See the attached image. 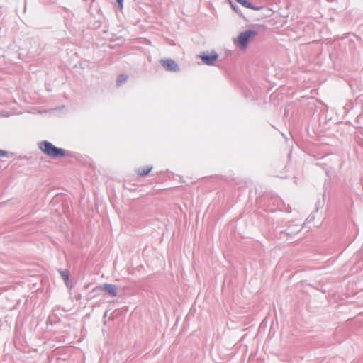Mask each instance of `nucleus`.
<instances>
[{
	"label": "nucleus",
	"instance_id": "nucleus-1",
	"mask_svg": "<svg viewBox=\"0 0 363 363\" xmlns=\"http://www.w3.org/2000/svg\"><path fill=\"white\" fill-rule=\"evenodd\" d=\"M258 33L256 29H249L240 33L237 38L233 39L234 44L241 50H245L247 47L249 42L253 39Z\"/></svg>",
	"mask_w": 363,
	"mask_h": 363
},
{
	"label": "nucleus",
	"instance_id": "nucleus-2",
	"mask_svg": "<svg viewBox=\"0 0 363 363\" xmlns=\"http://www.w3.org/2000/svg\"><path fill=\"white\" fill-rule=\"evenodd\" d=\"M39 148L45 155L51 157H59L65 155V152L62 149L56 147L51 143L48 141H43L40 143Z\"/></svg>",
	"mask_w": 363,
	"mask_h": 363
},
{
	"label": "nucleus",
	"instance_id": "nucleus-3",
	"mask_svg": "<svg viewBox=\"0 0 363 363\" xmlns=\"http://www.w3.org/2000/svg\"><path fill=\"white\" fill-rule=\"evenodd\" d=\"M106 291L111 297H116L118 293V288L114 284H104L95 287L93 291Z\"/></svg>",
	"mask_w": 363,
	"mask_h": 363
},
{
	"label": "nucleus",
	"instance_id": "nucleus-4",
	"mask_svg": "<svg viewBox=\"0 0 363 363\" xmlns=\"http://www.w3.org/2000/svg\"><path fill=\"white\" fill-rule=\"evenodd\" d=\"M218 55L215 52H211V53H203L201 55V59L202 61L208 65H214L215 62L217 60Z\"/></svg>",
	"mask_w": 363,
	"mask_h": 363
},
{
	"label": "nucleus",
	"instance_id": "nucleus-5",
	"mask_svg": "<svg viewBox=\"0 0 363 363\" xmlns=\"http://www.w3.org/2000/svg\"><path fill=\"white\" fill-rule=\"evenodd\" d=\"M160 63L162 65V67H164L167 71L177 72L179 70L178 65L172 60H160Z\"/></svg>",
	"mask_w": 363,
	"mask_h": 363
},
{
	"label": "nucleus",
	"instance_id": "nucleus-6",
	"mask_svg": "<svg viewBox=\"0 0 363 363\" xmlns=\"http://www.w3.org/2000/svg\"><path fill=\"white\" fill-rule=\"evenodd\" d=\"M237 2L242 5L243 6L252 9V10H259V9L254 6L250 2L247 0H236Z\"/></svg>",
	"mask_w": 363,
	"mask_h": 363
},
{
	"label": "nucleus",
	"instance_id": "nucleus-7",
	"mask_svg": "<svg viewBox=\"0 0 363 363\" xmlns=\"http://www.w3.org/2000/svg\"><path fill=\"white\" fill-rule=\"evenodd\" d=\"M152 167H147L145 168H140L138 169V174L140 176H145L147 175L151 170Z\"/></svg>",
	"mask_w": 363,
	"mask_h": 363
},
{
	"label": "nucleus",
	"instance_id": "nucleus-8",
	"mask_svg": "<svg viewBox=\"0 0 363 363\" xmlns=\"http://www.w3.org/2000/svg\"><path fill=\"white\" fill-rule=\"evenodd\" d=\"M127 79H128L127 76L123 75V74L120 75L117 79V84L118 86L121 85L123 83H124L127 80Z\"/></svg>",
	"mask_w": 363,
	"mask_h": 363
},
{
	"label": "nucleus",
	"instance_id": "nucleus-9",
	"mask_svg": "<svg viewBox=\"0 0 363 363\" xmlns=\"http://www.w3.org/2000/svg\"><path fill=\"white\" fill-rule=\"evenodd\" d=\"M60 274H61V277L63 279L65 284L67 286L68 285V279H69L68 274L65 272H60Z\"/></svg>",
	"mask_w": 363,
	"mask_h": 363
},
{
	"label": "nucleus",
	"instance_id": "nucleus-10",
	"mask_svg": "<svg viewBox=\"0 0 363 363\" xmlns=\"http://www.w3.org/2000/svg\"><path fill=\"white\" fill-rule=\"evenodd\" d=\"M229 3L230 4L231 8L235 11L238 12V6L236 5L235 2H233L232 1L229 0Z\"/></svg>",
	"mask_w": 363,
	"mask_h": 363
},
{
	"label": "nucleus",
	"instance_id": "nucleus-11",
	"mask_svg": "<svg viewBox=\"0 0 363 363\" xmlns=\"http://www.w3.org/2000/svg\"><path fill=\"white\" fill-rule=\"evenodd\" d=\"M117 3H118V6L120 9H122L123 8V0H116Z\"/></svg>",
	"mask_w": 363,
	"mask_h": 363
},
{
	"label": "nucleus",
	"instance_id": "nucleus-12",
	"mask_svg": "<svg viewBox=\"0 0 363 363\" xmlns=\"http://www.w3.org/2000/svg\"><path fill=\"white\" fill-rule=\"evenodd\" d=\"M7 154L6 152L4 151V150H0V157H4V156H6Z\"/></svg>",
	"mask_w": 363,
	"mask_h": 363
}]
</instances>
